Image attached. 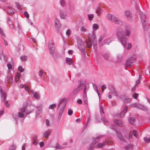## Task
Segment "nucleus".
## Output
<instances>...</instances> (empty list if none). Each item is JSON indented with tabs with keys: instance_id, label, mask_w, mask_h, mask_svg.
Here are the masks:
<instances>
[{
	"instance_id": "nucleus-20",
	"label": "nucleus",
	"mask_w": 150,
	"mask_h": 150,
	"mask_svg": "<svg viewBox=\"0 0 150 150\" xmlns=\"http://www.w3.org/2000/svg\"><path fill=\"white\" fill-rule=\"evenodd\" d=\"M6 12L9 14H12L14 13L13 11L12 8L9 6L7 7Z\"/></svg>"
},
{
	"instance_id": "nucleus-17",
	"label": "nucleus",
	"mask_w": 150,
	"mask_h": 150,
	"mask_svg": "<svg viewBox=\"0 0 150 150\" xmlns=\"http://www.w3.org/2000/svg\"><path fill=\"white\" fill-rule=\"evenodd\" d=\"M31 93L33 95L34 97L36 99H39L40 98V96L39 93H38L36 92L33 91H31Z\"/></svg>"
},
{
	"instance_id": "nucleus-35",
	"label": "nucleus",
	"mask_w": 150,
	"mask_h": 150,
	"mask_svg": "<svg viewBox=\"0 0 150 150\" xmlns=\"http://www.w3.org/2000/svg\"><path fill=\"white\" fill-rule=\"evenodd\" d=\"M101 11V9L100 7L99 6L96 11V13L97 14L98 16H99L100 15Z\"/></svg>"
},
{
	"instance_id": "nucleus-63",
	"label": "nucleus",
	"mask_w": 150,
	"mask_h": 150,
	"mask_svg": "<svg viewBox=\"0 0 150 150\" xmlns=\"http://www.w3.org/2000/svg\"><path fill=\"white\" fill-rule=\"evenodd\" d=\"M138 96V94L136 93H134L133 96V97L135 99H136Z\"/></svg>"
},
{
	"instance_id": "nucleus-26",
	"label": "nucleus",
	"mask_w": 150,
	"mask_h": 150,
	"mask_svg": "<svg viewBox=\"0 0 150 150\" xmlns=\"http://www.w3.org/2000/svg\"><path fill=\"white\" fill-rule=\"evenodd\" d=\"M86 90L85 91V93H83V100L84 103L86 104H87V96L86 93Z\"/></svg>"
},
{
	"instance_id": "nucleus-11",
	"label": "nucleus",
	"mask_w": 150,
	"mask_h": 150,
	"mask_svg": "<svg viewBox=\"0 0 150 150\" xmlns=\"http://www.w3.org/2000/svg\"><path fill=\"white\" fill-rule=\"evenodd\" d=\"M0 92L1 94V100L2 101H5L6 100V93L3 92V89L1 86H0Z\"/></svg>"
},
{
	"instance_id": "nucleus-34",
	"label": "nucleus",
	"mask_w": 150,
	"mask_h": 150,
	"mask_svg": "<svg viewBox=\"0 0 150 150\" xmlns=\"http://www.w3.org/2000/svg\"><path fill=\"white\" fill-rule=\"evenodd\" d=\"M110 93L112 94V95L117 96V93L115 90V89L113 87L112 88V89L110 90Z\"/></svg>"
},
{
	"instance_id": "nucleus-55",
	"label": "nucleus",
	"mask_w": 150,
	"mask_h": 150,
	"mask_svg": "<svg viewBox=\"0 0 150 150\" xmlns=\"http://www.w3.org/2000/svg\"><path fill=\"white\" fill-rule=\"evenodd\" d=\"M24 14L25 17L27 18H29V15L28 13V12L27 11H25L24 12Z\"/></svg>"
},
{
	"instance_id": "nucleus-18",
	"label": "nucleus",
	"mask_w": 150,
	"mask_h": 150,
	"mask_svg": "<svg viewBox=\"0 0 150 150\" xmlns=\"http://www.w3.org/2000/svg\"><path fill=\"white\" fill-rule=\"evenodd\" d=\"M88 38L89 39L86 40V45L88 47L90 48L92 47V44L91 41L90 40V37L89 36H88Z\"/></svg>"
},
{
	"instance_id": "nucleus-49",
	"label": "nucleus",
	"mask_w": 150,
	"mask_h": 150,
	"mask_svg": "<svg viewBox=\"0 0 150 150\" xmlns=\"http://www.w3.org/2000/svg\"><path fill=\"white\" fill-rule=\"evenodd\" d=\"M71 33V30L69 29H67L66 32V35L67 36H69Z\"/></svg>"
},
{
	"instance_id": "nucleus-62",
	"label": "nucleus",
	"mask_w": 150,
	"mask_h": 150,
	"mask_svg": "<svg viewBox=\"0 0 150 150\" xmlns=\"http://www.w3.org/2000/svg\"><path fill=\"white\" fill-rule=\"evenodd\" d=\"M26 108L24 106L23 108H22L21 109V111L20 112H21L23 113H24L25 112V110H26Z\"/></svg>"
},
{
	"instance_id": "nucleus-9",
	"label": "nucleus",
	"mask_w": 150,
	"mask_h": 150,
	"mask_svg": "<svg viewBox=\"0 0 150 150\" xmlns=\"http://www.w3.org/2000/svg\"><path fill=\"white\" fill-rule=\"evenodd\" d=\"M140 19L141 22L143 25L144 28V27L146 26L148 23L147 18L145 15L141 14H140Z\"/></svg>"
},
{
	"instance_id": "nucleus-23",
	"label": "nucleus",
	"mask_w": 150,
	"mask_h": 150,
	"mask_svg": "<svg viewBox=\"0 0 150 150\" xmlns=\"http://www.w3.org/2000/svg\"><path fill=\"white\" fill-rule=\"evenodd\" d=\"M123 59V56L120 55H119L117 56V59L115 62L116 64H117L118 62H120Z\"/></svg>"
},
{
	"instance_id": "nucleus-50",
	"label": "nucleus",
	"mask_w": 150,
	"mask_h": 150,
	"mask_svg": "<svg viewBox=\"0 0 150 150\" xmlns=\"http://www.w3.org/2000/svg\"><path fill=\"white\" fill-rule=\"evenodd\" d=\"M60 4L62 7H64L65 5L64 0H60Z\"/></svg>"
},
{
	"instance_id": "nucleus-21",
	"label": "nucleus",
	"mask_w": 150,
	"mask_h": 150,
	"mask_svg": "<svg viewBox=\"0 0 150 150\" xmlns=\"http://www.w3.org/2000/svg\"><path fill=\"white\" fill-rule=\"evenodd\" d=\"M93 33L94 35L95 31L99 28V25L96 23H94L93 25Z\"/></svg>"
},
{
	"instance_id": "nucleus-22",
	"label": "nucleus",
	"mask_w": 150,
	"mask_h": 150,
	"mask_svg": "<svg viewBox=\"0 0 150 150\" xmlns=\"http://www.w3.org/2000/svg\"><path fill=\"white\" fill-rule=\"evenodd\" d=\"M66 60L67 64L68 65H71L73 62V60L71 58L66 57Z\"/></svg>"
},
{
	"instance_id": "nucleus-45",
	"label": "nucleus",
	"mask_w": 150,
	"mask_h": 150,
	"mask_svg": "<svg viewBox=\"0 0 150 150\" xmlns=\"http://www.w3.org/2000/svg\"><path fill=\"white\" fill-rule=\"evenodd\" d=\"M88 17L89 21H91L92 19L94 18V16L93 14H90L88 15Z\"/></svg>"
},
{
	"instance_id": "nucleus-64",
	"label": "nucleus",
	"mask_w": 150,
	"mask_h": 150,
	"mask_svg": "<svg viewBox=\"0 0 150 150\" xmlns=\"http://www.w3.org/2000/svg\"><path fill=\"white\" fill-rule=\"evenodd\" d=\"M43 73H44V71L42 70H40V71H39V75H40V77H41L42 76V75L43 74Z\"/></svg>"
},
{
	"instance_id": "nucleus-54",
	"label": "nucleus",
	"mask_w": 150,
	"mask_h": 150,
	"mask_svg": "<svg viewBox=\"0 0 150 150\" xmlns=\"http://www.w3.org/2000/svg\"><path fill=\"white\" fill-rule=\"evenodd\" d=\"M18 70L21 72H22L24 71V69L22 67L19 66L18 68Z\"/></svg>"
},
{
	"instance_id": "nucleus-48",
	"label": "nucleus",
	"mask_w": 150,
	"mask_h": 150,
	"mask_svg": "<svg viewBox=\"0 0 150 150\" xmlns=\"http://www.w3.org/2000/svg\"><path fill=\"white\" fill-rule=\"evenodd\" d=\"M15 4L18 9L20 10L22 9V8L18 2H16Z\"/></svg>"
},
{
	"instance_id": "nucleus-52",
	"label": "nucleus",
	"mask_w": 150,
	"mask_h": 150,
	"mask_svg": "<svg viewBox=\"0 0 150 150\" xmlns=\"http://www.w3.org/2000/svg\"><path fill=\"white\" fill-rule=\"evenodd\" d=\"M103 56L105 60H108V57L109 56V54L108 53L105 54H104Z\"/></svg>"
},
{
	"instance_id": "nucleus-2",
	"label": "nucleus",
	"mask_w": 150,
	"mask_h": 150,
	"mask_svg": "<svg viewBox=\"0 0 150 150\" xmlns=\"http://www.w3.org/2000/svg\"><path fill=\"white\" fill-rule=\"evenodd\" d=\"M103 137V136L100 135L96 137L95 138H93L91 144L88 147V150H93L95 148H103L106 145V143L105 142L98 143L96 145V143L98 142L99 140H101Z\"/></svg>"
},
{
	"instance_id": "nucleus-31",
	"label": "nucleus",
	"mask_w": 150,
	"mask_h": 150,
	"mask_svg": "<svg viewBox=\"0 0 150 150\" xmlns=\"http://www.w3.org/2000/svg\"><path fill=\"white\" fill-rule=\"evenodd\" d=\"M87 27L85 26H82L81 27V30L82 32H85L87 31Z\"/></svg>"
},
{
	"instance_id": "nucleus-61",
	"label": "nucleus",
	"mask_w": 150,
	"mask_h": 150,
	"mask_svg": "<svg viewBox=\"0 0 150 150\" xmlns=\"http://www.w3.org/2000/svg\"><path fill=\"white\" fill-rule=\"evenodd\" d=\"M132 147V145L131 144H129L127 146L125 147V149H128L129 148Z\"/></svg>"
},
{
	"instance_id": "nucleus-30",
	"label": "nucleus",
	"mask_w": 150,
	"mask_h": 150,
	"mask_svg": "<svg viewBox=\"0 0 150 150\" xmlns=\"http://www.w3.org/2000/svg\"><path fill=\"white\" fill-rule=\"evenodd\" d=\"M125 15L128 19H130L131 17L130 12L129 11H127L125 12Z\"/></svg>"
},
{
	"instance_id": "nucleus-56",
	"label": "nucleus",
	"mask_w": 150,
	"mask_h": 150,
	"mask_svg": "<svg viewBox=\"0 0 150 150\" xmlns=\"http://www.w3.org/2000/svg\"><path fill=\"white\" fill-rule=\"evenodd\" d=\"M0 33L3 36H5V34L3 30L1 28H0Z\"/></svg>"
},
{
	"instance_id": "nucleus-3",
	"label": "nucleus",
	"mask_w": 150,
	"mask_h": 150,
	"mask_svg": "<svg viewBox=\"0 0 150 150\" xmlns=\"http://www.w3.org/2000/svg\"><path fill=\"white\" fill-rule=\"evenodd\" d=\"M66 104L67 102L65 98H61L59 100L57 106V108H59L61 105V106L58 113V119H60L61 118L62 114L64 110Z\"/></svg>"
},
{
	"instance_id": "nucleus-25",
	"label": "nucleus",
	"mask_w": 150,
	"mask_h": 150,
	"mask_svg": "<svg viewBox=\"0 0 150 150\" xmlns=\"http://www.w3.org/2000/svg\"><path fill=\"white\" fill-rule=\"evenodd\" d=\"M32 143L34 145H37L38 143V137L37 136L34 137L32 139Z\"/></svg>"
},
{
	"instance_id": "nucleus-37",
	"label": "nucleus",
	"mask_w": 150,
	"mask_h": 150,
	"mask_svg": "<svg viewBox=\"0 0 150 150\" xmlns=\"http://www.w3.org/2000/svg\"><path fill=\"white\" fill-rule=\"evenodd\" d=\"M56 106L55 103H53L50 105L48 107V108L49 109L53 110L56 107Z\"/></svg>"
},
{
	"instance_id": "nucleus-1",
	"label": "nucleus",
	"mask_w": 150,
	"mask_h": 150,
	"mask_svg": "<svg viewBox=\"0 0 150 150\" xmlns=\"http://www.w3.org/2000/svg\"><path fill=\"white\" fill-rule=\"evenodd\" d=\"M124 28V27L123 26L118 29L117 32V36L119 42L122 44L125 49L127 44V38L125 36V33L127 36H129L130 34V31L129 29L126 28L124 31L123 30Z\"/></svg>"
},
{
	"instance_id": "nucleus-19",
	"label": "nucleus",
	"mask_w": 150,
	"mask_h": 150,
	"mask_svg": "<svg viewBox=\"0 0 150 150\" xmlns=\"http://www.w3.org/2000/svg\"><path fill=\"white\" fill-rule=\"evenodd\" d=\"M134 106L142 110H146V108L145 106L140 104H135Z\"/></svg>"
},
{
	"instance_id": "nucleus-38",
	"label": "nucleus",
	"mask_w": 150,
	"mask_h": 150,
	"mask_svg": "<svg viewBox=\"0 0 150 150\" xmlns=\"http://www.w3.org/2000/svg\"><path fill=\"white\" fill-rule=\"evenodd\" d=\"M66 15L62 11H60V17L61 19H64Z\"/></svg>"
},
{
	"instance_id": "nucleus-5",
	"label": "nucleus",
	"mask_w": 150,
	"mask_h": 150,
	"mask_svg": "<svg viewBox=\"0 0 150 150\" xmlns=\"http://www.w3.org/2000/svg\"><path fill=\"white\" fill-rule=\"evenodd\" d=\"M83 88H84V91L85 93L86 90V86L84 83L83 81H81L78 86L72 91V94L74 95L76 94Z\"/></svg>"
},
{
	"instance_id": "nucleus-4",
	"label": "nucleus",
	"mask_w": 150,
	"mask_h": 150,
	"mask_svg": "<svg viewBox=\"0 0 150 150\" xmlns=\"http://www.w3.org/2000/svg\"><path fill=\"white\" fill-rule=\"evenodd\" d=\"M108 19L111 21L116 24L122 25L124 24L123 22L117 19L115 17L111 14H108L107 16Z\"/></svg>"
},
{
	"instance_id": "nucleus-40",
	"label": "nucleus",
	"mask_w": 150,
	"mask_h": 150,
	"mask_svg": "<svg viewBox=\"0 0 150 150\" xmlns=\"http://www.w3.org/2000/svg\"><path fill=\"white\" fill-rule=\"evenodd\" d=\"M92 44L94 48H95V46L96 45V40L95 37L94 36L92 40Z\"/></svg>"
},
{
	"instance_id": "nucleus-59",
	"label": "nucleus",
	"mask_w": 150,
	"mask_h": 150,
	"mask_svg": "<svg viewBox=\"0 0 150 150\" xmlns=\"http://www.w3.org/2000/svg\"><path fill=\"white\" fill-rule=\"evenodd\" d=\"M111 42V40L110 39H109L105 42L104 44L106 45H109V44Z\"/></svg>"
},
{
	"instance_id": "nucleus-39",
	"label": "nucleus",
	"mask_w": 150,
	"mask_h": 150,
	"mask_svg": "<svg viewBox=\"0 0 150 150\" xmlns=\"http://www.w3.org/2000/svg\"><path fill=\"white\" fill-rule=\"evenodd\" d=\"M7 22L11 28H12V23L11 20V18L9 17H8Z\"/></svg>"
},
{
	"instance_id": "nucleus-43",
	"label": "nucleus",
	"mask_w": 150,
	"mask_h": 150,
	"mask_svg": "<svg viewBox=\"0 0 150 150\" xmlns=\"http://www.w3.org/2000/svg\"><path fill=\"white\" fill-rule=\"evenodd\" d=\"M144 140L145 142L146 143H149L150 142V137H147L144 138Z\"/></svg>"
},
{
	"instance_id": "nucleus-53",
	"label": "nucleus",
	"mask_w": 150,
	"mask_h": 150,
	"mask_svg": "<svg viewBox=\"0 0 150 150\" xmlns=\"http://www.w3.org/2000/svg\"><path fill=\"white\" fill-rule=\"evenodd\" d=\"M101 119L102 121L103 122L105 125H106V123L108 122L107 120L105 117L102 118Z\"/></svg>"
},
{
	"instance_id": "nucleus-32",
	"label": "nucleus",
	"mask_w": 150,
	"mask_h": 150,
	"mask_svg": "<svg viewBox=\"0 0 150 150\" xmlns=\"http://www.w3.org/2000/svg\"><path fill=\"white\" fill-rule=\"evenodd\" d=\"M20 58L22 61L23 62L26 61L28 59V57L27 56L22 55L20 57Z\"/></svg>"
},
{
	"instance_id": "nucleus-41",
	"label": "nucleus",
	"mask_w": 150,
	"mask_h": 150,
	"mask_svg": "<svg viewBox=\"0 0 150 150\" xmlns=\"http://www.w3.org/2000/svg\"><path fill=\"white\" fill-rule=\"evenodd\" d=\"M100 115L102 116H103L104 115V112L103 111V108L102 105H100Z\"/></svg>"
},
{
	"instance_id": "nucleus-60",
	"label": "nucleus",
	"mask_w": 150,
	"mask_h": 150,
	"mask_svg": "<svg viewBox=\"0 0 150 150\" xmlns=\"http://www.w3.org/2000/svg\"><path fill=\"white\" fill-rule=\"evenodd\" d=\"M16 146L14 145H12L10 148L9 150H15L16 149Z\"/></svg>"
},
{
	"instance_id": "nucleus-58",
	"label": "nucleus",
	"mask_w": 150,
	"mask_h": 150,
	"mask_svg": "<svg viewBox=\"0 0 150 150\" xmlns=\"http://www.w3.org/2000/svg\"><path fill=\"white\" fill-rule=\"evenodd\" d=\"M106 87L105 86V85H102L101 86L102 92H103L104 90L106 89Z\"/></svg>"
},
{
	"instance_id": "nucleus-24",
	"label": "nucleus",
	"mask_w": 150,
	"mask_h": 150,
	"mask_svg": "<svg viewBox=\"0 0 150 150\" xmlns=\"http://www.w3.org/2000/svg\"><path fill=\"white\" fill-rule=\"evenodd\" d=\"M51 132V131L50 130L46 131L44 132L43 133V137L45 138H47Z\"/></svg>"
},
{
	"instance_id": "nucleus-51",
	"label": "nucleus",
	"mask_w": 150,
	"mask_h": 150,
	"mask_svg": "<svg viewBox=\"0 0 150 150\" xmlns=\"http://www.w3.org/2000/svg\"><path fill=\"white\" fill-rule=\"evenodd\" d=\"M73 110H72L69 109H68V114L69 115H71L73 113Z\"/></svg>"
},
{
	"instance_id": "nucleus-33",
	"label": "nucleus",
	"mask_w": 150,
	"mask_h": 150,
	"mask_svg": "<svg viewBox=\"0 0 150 150\" xmlns=\"http://www.w3.org/2000/svg\"><path fill=\"white\" fill-rule=\"evenodd\" d=\"M20 77V74L19 73H17L16 74V77L15 78V81L17 82L19 80Z\"/></svg>"
},
{
	"instance_id": "nucleus-27",
	"label": "nucleus",
	"mask_w": 150,
	"mask_h": 150,
	"mask_svg": "<svg viewBox=\"0 0 150 150\" xmlns=\"http://www.w3.org/2000/svg\"><path fill=\"white\" fill-rule=\"evenodd\" d=\"M105 39L104 36H101L100 37V38L98 40V42L99 43L100 46H102L103 45V41Z\"/></svg>"
},
{
	"instance_id": "nucleus-15",
	"label": "nucleus",
	"mask_w": 150,
	"mask_h": 150,
	"mask_svg": "<svg viewBox=\"0 0 150 150\" xmlns=\"http://www.w3.org/2000/svg\"><path fill=\"white\" fill-rule=\"evenodd\" d=\"M20 87L22 88H24L27 91L28 93H30L31 92V91L30 90L29 86L26 85L21 84L20 86Z\"/></svg>"
},
{
	"instance_id": "nucleus-6",
	"label": "nucleus",
	"mask_w": 150,
	"mask_h": 150,
	"mask_svg": "<svg viewBox=\"0 0 150 150\" xmlns=\"http://www.w3.org/2000/svg\"><path fill=\"white\" fill-rule=\"evenodd\" d=\"M48 48L50 54L53 57L55 58L57 53L55 52V48L53 42H49Z\"/></svg>"
},
{
	"instance_id": "nucleus-57",
	"label": "nucleus",
	"mask_w": 150,
	"mask_h": 150,
	"mask_svg": "<svg viewBox=\"0 0 150 150\" xmlns=\"http://www.w3.org/2000/svg\"><path fill=\"white\" fill-rule=\"evenodd\" d=\"M132 47V45L131 43H128L126 48L127 49H129L131 48Z\"/></svg>"
},
{
	"instance_id": "nucleus-44",
	"label": "nucleus",
	"mask_w": 150,
	"mask_h": 150,
	"mask_svg": "<svg viewBox=\"0 0 150 150\" xmlns=\"http://www.w3.org/2000/svg\"><path fill=\"white\" fill-rule=\"evenodd\" d=\"M54 147L57 149H63V147L59 145L57 143L56 144L53 146Z\"/></svg>"
},
{
	"instance_id": "nucleus-8",
	"label": "nucleus",
	"mask_w": 150,
	"mask_h": 150,
	"mask_svg": "<svg viewBox=\"0 0 150 150\" xmlns=\"http://www.w3.org/2000/svg\"><path fill=\"white\" fill-rule=\"evenodd\" d=\"M110 128L111 129L115 130V131L116 133H117L118 138L122 142H125V139L123 138L122 135L119 132V131H117V130H115L116 127L115 125H111L110 126Z\"/></svg>"
},
{
	"instance_id": "nucleus-46",
	"label": "nucleus",
	"mask_w": 150,
	"mask_h": 150,
	"mask_svg": "<svg viewBox=\"0 0 150 150\" xmlns=\"http://www.w3.org/2000/svg\"><path fill=\"white\" fill-rule=\"evenodd\" d=\"M18 116L20 118H22L23 117L24 114L23 113L21 112H19L18 113Z\"/></svg>"
},
{
	"instance_id": "nucleus-29",
	"label": "nucleus",
	"mask_w": 150,
	"mask_h": 150,
	"mask_svg": "<svg viewBox=\"0 0 150 150\" xmlns=\"http://www.w3.org/2000/svg\"><path fill=\"white\" fill-rule=\"evenodd\" d=\"M135 120L134 118L132 117H130L129 120V121L130 123L132 125H135Z\"/></svg>"
},
{
	"instance_id": "nucleus-10",
	"label": "nucleus",
	"mask_w": 150,
	"mask_h": 150,
	"mask_svg": "<svg viewBox=\"0 0 150 150\" xmlns=\"http://www.w3.org/2000/svg\"><path fill=\"white\" fill-rule=\"evenodd\" d=\"M36 108L37 109V110L36 111V117H40L42 115V105H40L37 106Z\"/></svg>"
},
{
	"instance_id": "nucleus-14",
	"label": "nucleus",
	"mask_w": 150,
	"mask_h": 150,
	"mask_svg": "<svg viewBox=\"0 0 150 150\" xmlns=\"http://www.w3.org/2000/svg\"><path fill=\"white\" fill-rule=\"evenodd\" d=\"M55 27L56 30H59L60 29V25L59 20L56 18L54 20Z\"/></svg>"
},
{
	"instance_id": "nucleus-42",
	"label": "nucleus",
	"mask_w": 150,
	"mask_h": 150,
	"mask_svg": "<svg viewBox=\"0 0 150 150\" xmlns=\"http://www.w3.org/2000/svg\"><path fill=\"white\" fill-rule=\"evenodd\" d=\"M93 87L95 90L96 91V92L97 93L99 97V95L100 94V93L99 92L98 90V88L96 86L95 84L93 85Z\"/></svg>"
},
{
	"instance_id": "nucleus-7",
	"label": "nucleus",
	"mask_w": 150,
	"mask_h": 150,
	"mask_svg": "<svg viewBox=\"0 0 150 150\" xmlns=\"http://www.w3.org/2000/svg\"><path fill=\"white\" fill-rule=\"evenodd\" d=\"M78 47L80 50L81 52L85 55V46L83 41L80 39L77 40Z\"/></svg>"
},
{
	"instance_id": "nucleus-47",
	"label": "nucleus",
	"mask_w": 150,
	"mask_h": 150,
	"mask_svg": "<svg viewBox=\"0 0 150 150\" xmlns=\"http://www.w3.org/2000/svg\"><path fill=\"white\" fill-rule=\"evenodd\" d=\"M7 65L9 71H11V70H12V66L10 64L8 63Z\"/></svg>"
},
{
	"instance_id": "nucleus-28",
	"label": "nucleus",
	"mask_w": 150,
	"mask_h": 150,
	"mask_svg": "<svg viewBox=\"0 0 150 150\" xmlns=\"http://www.w3.org/2000/svg\"><path fill=\"white\" fill-rule=\"evenodd\" d=\"M6 81H9V83L11 84L13 81V78L10 75L6 79Z\"/></svg>"
},
{
	"instance_id": "nucleus-16",
	"label": "nucleus",
	"mask_w": 150,
	"mask_h": 150,
	"mask_svg": "<svg viewBox=\"0 0 150 150\" xmlns=\"http://www.w3.org/2000/svg\"><path fill=\"white\" fill-rule=\"evenodd\" d=\"M127 108L126 106L124 107L123 111L120 113V118H122L124 117L125 113L127 112Z\"/></svg>"
},
{
	"instance_id": "nucleus-13",
	"label": "nucleus",
	"mask_w": 150,
	"mask_h": 150,
	"mask_svg": "<svg viewBox=\"0 0 150 150\" xmlns=\"http://www.w3.org/2000/svg\"><path fill=\"white\" fill-rule=\"evenodd\" d=\"M133 135L136 137L137 138V136L139 135L138 131L135 130H134L133 131H131L129 134V138H132Z\"/></svg>"
},
{
	"instance_id": "nucleus-36",
	"label": "nucleus",
	"mask_w": 150,
	"mask_h": 150,
	"mask_svg": "<svg viewBox=\"0 0 150 150\" xmlns=\"http://www.w3.org/2000/svg\"><path fill=\"white\" fill-rule=\"evenodd\" d=\"M115 123L116 125L118 126H121L122 125L121 122L120 120H115Z\"/></svg>"
},
{
	"instance_id": "nucleus-12",
	"label": "nucleus",
	"mask_w": 150,
	"mask_h": 150,
	"mask_svg": "<svg viewBox=\"0 0 150 150\" xmlns=\"http://www.w3.org/2000/svg\"><path fill=\"white\" fill-rule=\"evenodd\" d=\"M134 62V60L133 59H129L126 61V65L127 67H130Z\"/></svg>"
}]
</instances>
